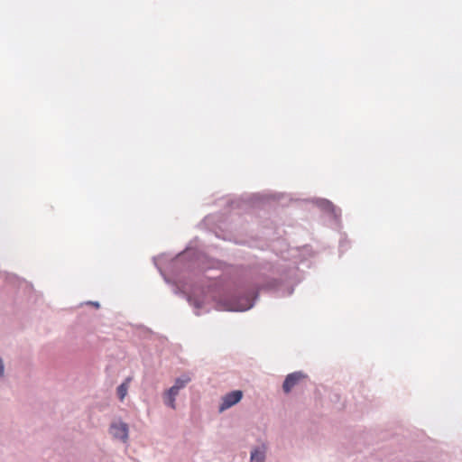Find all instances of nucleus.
Masks as SVG:
<instances>
[{"instance_id": "f257e3e1", "label": "nucleus", "mask_w": 462, "mask_h": 462, "mask_svg": "<svg viewBox=\"0 0 462 462\" xmlns=\"http://www.w3.org/2000/svg\"><path fill=\"white\" fill-rule=\"evenodd\" d=\"M220 304L222 305L221 310L230 311H244L253 306L249 297L242 298L241 300H228L221 301Z\"/></svg>"}, {"instance_id": "f03ea898", "label": "nucleus", "mask_w": 462, "mask_h": 462, "mask_svg": "<svg viewBox=\"0 0 462 462\" xmlns=\"http://www.w3.org/2000/svg\"><path fill=\"white\" fill-rule=\"evenodd\" d=\"M243 397V392L240 390L232 391L222 398V402L219 406V411H224L225 410L229 409L235 404L238 403Z\"/></svg>"}, {"instance_id": "7ed1b4c3", "label": "nucleus", "mask_w": 462, "mask_h": 462, "mask_svg": "<svg viewBox=\"0 0 462 462\" xmlns=\"http://www.w3.org/2000/svg\"><path fill=\"white\" fill-rule=\"evenodd\" d=\"M306 375L301 372H294L288 374L283 382L282 389L284 393H289L296 385H298Z\"/></svg>"}, {"instance_id": "20e7f679", "label": "nucleus", "mask_w": 462, "mask_h": 462, "mask_svg": "<svg viewBox=\"0 0 462 462\" xmlns=\"http://www.w3.org/2000/svg\"><path fill=\"white\" fill-rule=\"evenodd\" d=\"M110 432L114 438L125 442L128 439V426L126 423L118 422L111 425Z\"/></svg>"}, {"instance_id": "39448f33", "label": "nucleus", "mask_w": 462, "mask_h": 462, "mask_svg": "<svg viewBox=\"0 0 462 462\" xmlns=\"http://www.w3.org/2000/svg\"><path fill=\"white\" fill-rule=\"evenodd\" d=\"M130 382H131V378L128 377L125 379V381L124 383H122L117 387V395H118L120 401H123L125 399V397L126 396Z\"/></svg>"}, {"instance_id": "423d86ee", "label": "nucleus", "mask_w": 462, "mask_h": 462, "mask_svg": "<svg viewBox=\"0 0 462 462\" xmlns=\"http://www.w3.org/2000/svg\"><path fill=\"white\" fill-rule=\"evenodd\" d=\"M265 452L263 449L255 448L251 452V462H263Z\"/></svg>"}, {"instance_id": "0eeeda50", "label": "nucleus", "mask_w": 462, "mask_h": 462, "mask_svg": "<svg viewBox=\"0 0 462 462\" xmlns=\"http://www.w3.org/2000/svg\"><path fill=\"white\" fill-rule=\"evenodd\" d=\"M191 380L190 376L188 374L181 375L180 377L177 378L174 383V386H177L179 390L182 389L186 386L188 383H189Z\"/></svg>"}, {"instance_id": "6e6552de", "label": "nucleus", "mask_w": 462, "mask_h": 462, "mask_svg": "<svg viewBox=\"0 0 462 462\" xmlns=\"http://www.w3.org/2000/svg\"><path fill=\"white\" fill-rule=\"evenodd\" d=\"M164 402L166 405L170 406L172 409H175V398L173 396L168 395L167 393L164 394Z\"/></svg>"}, {"instance_id": "1a4fd4ad", "label": "nucleus", "mask_w": 462, "mask_h": 462, "mask_svg": "<svg viewBox=\"0 0 462 462\" xmlns=\"http://www.w3.org/2000/svg\"><path fill=\"white\" fill-rule=\"evenodd\" d=\"M179 389L177 386H171L166 393H168V395H171V396H173L174 398H176V396L178 395L179 393Z\"/></svg>"}, {"instance_id": "9d476101", "label": "nucleus", "mask_w": 462, "mask_h": 462, "mask_svg": "<svg viewBox=\"0 0 462 462\" xmlns=\"http://www.w3.org/2000/svg\"><path fill=\"white\" fill-rule=\"evenodd\" d=\"M3 373H4V365H3L2 359H0V376L3 374Z\"/></svg>"}]
</instances>
